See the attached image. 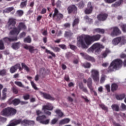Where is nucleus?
<instances>
[{
	"mask_svg": "<svg viewBox=\"0 0 126 126\" xmlns=\"http://www.w3.org/2000/svg\"><path fill=\"white\" fill-rule=\"evenodd\" d=\"M100 108L102 109V110H104V111H106V112H108V107H107L104 104H100L99 105Z\"/></svg>",
	"mask_w": 126,
	"mask_h": 126,
	"instance_id": "50",
	"label": "nucleus"
},
{
	"mask_svg": "<svg viewBox=\"0 0 126 126\" xmlns=\"http://www.w3.org/2000/svg\"><path fill=\"white\" fill-rule=\"evenodd\" d=\"M20 103V99L18 98H15L12 100L11 104H13L14 106H17Z\"/></svg>",
	"mask_w": 126,
	"mask_h": 126,
	"instance_id": "27",
	"label": "nucleus"
},
{
	"mask_svg": "<svg viewBox=\"0 0 126 126\" xmlns=\"http://www.w3.org/2000/svg\"><path fill=\"white\" fill-rule=\"evenodd\" d=\"M108 16V14L106 13H100L97 15V18L99 21H105L107 20Z\"/></svg>",
	"mask_w": 126,
	"mask_h": 126,
	"instance_id": "12",
	"label": "nucleus"
},
{
	"mask_svg": "<svg viewBox=\"0 0 126 126\" xmlns=\"http://www.w3.org/2000/svg\"><path fill=\"white\" fill-rule=\"evenodd\" d=\"M23 99L25 100H29L30 99V94H25L23 96Z\"/></svg>",
	"mask_w": 126,
	"mask_h": 126,
	"instance_id": "40",
	"label": "nucleus"
},
{
	"mask_svg": "<svg viewBox=\"0 0 126 126\" xmlns=\"http://www.w3.org/2000/svg\"><path fill=\"white\" fill-rule=\"evenodd\" d=\"M105 47L100 43H95L92 46L89 48L88 51L89 53H93L95 51V54H99V52H101V49H104Z\"/></svg>",
	"mask_w": 126,
	"mask_h": 126,
	"instance_id": "6",
	"label": "nucleus"
},
{
	"mask_svg": "<svg viewBox=\"0 0 126 126\" xmlns=\"http://www.w3.org/2000/svg\"><path fill=\"white\" fill-rule=\"evenodd\" d=\"M41 94L44 99H46V100H50L51 101H55V97L52 96L51 94L43 92H41Z\"/></svg>",
	"mask_w": 126,
	"mask_h": 126,
	"instance_id": "15",
	"label": "nucleus"
},
{
	"mask_svg": "<svg viewBox=\"0 0 126 126\" xmlns=\"http://www.w3.org/2000/svg\"><path fill=\"white\" fill-rule=\"evenodd\" d=\"M54 107L51 105H44L42 107V111L44 112V114H46V115H48V116H51V113L49 111H47L46 110H48V111H52L53 110Z\"/></svg>",
	"mask_w": 126,
	"mask_h": 126,
	"instance_id": "9",
	"label": "nucleus"
},
{
	"mask_svg": "<svg viewBox=\"0 0 126 126\" xmlns=\"http://www.w3.org/2000/svg\"><path fill=\"white\" fill-rule=\"evenodd\" d=\"M81 98H82V99H83L85 102H86V103H90V100L88 99V97L86 95L85 96L81 95Z\"/></svg>",
	"mask_w": 126,
	"mask_h": 126,
	"instance_id": "38",
	"label": "nucleus"
},
{
	"mask_svg": "<svg viewBox=\"0 0 126 126\" xmlns=\"http://www.w3.org/2000/svg\"><path fill=\"white\" fill-rule=\"evenodd\" d=\"M0 50H4V43L1 40H0Z\"/></svg>",
	"mask_w": 126,
	"mask_h": 126,
	"instance_id": "45",
	"label": "nucleus"
},
{
	"mask_svg": "<svg viewBox=\"0 0 126 126\" xmlns=\"http://www.w3.org/2000/svg\"><path fill=\"white\" fill-rule=\"evenodd\" d=\"M7 25L9 29H12L16 25V20L13 18H10L8 20Z\"/></svg>",
	"mask_w": 126,
	"mask_h": 126,
	"instance_id": "11",
	"label": "nucleus"
},
{
	"mask_svg": "<svg viewBox=\"0 0 126 126\" xmlns=\"http://www.w3.org/2000/svg\"><path fill=\"white\" fill-rule=\"evenodd\" d=\"M67 99L68 100V101H69V102H71L73 101V98H72V97L70 96H68V97L67 98Z\"/></svg>",
	"mask_w": 126,
	"mask_h": 126,
	"instance_id": "64",
	"label": "nucleus"
},
{
	"mask_svg": "<svg viewBox=\"0 0 126 126\" xmlns=\"http://www.w3.org/2000/svg\"><path fill=\"white\" fill-rule=\"evenodd\" d=\"M19 33H20V30H19V29L18 28V27H17V28L16 27H14L13 28V30L12 31H11L9 32L10 35H18V34H19Z\"/></svg>",
	"mask_w": 126,
	"mask_h": 126,
	"instance_id": "17",
	"label": "nucleus"
},
{
	"mask_svg": "<svg viewBox=\"0 0 126 126\" xmlns=\"http://www.w3.org/2000/svg\"><path fill=\"white\" fill-rule=\"evenodd\" d=\"M45 53H47V54H50V55H51V56H48V59H50L52 60L53 58H56V54L54 53L53 52H51V51L48 50V49H45Z\"/></svg>",
	"mask_w": 126,
	"mask_h": 126,
	"instance_id": "21",
	"label": "nucleus"
},
{
	"mask_svg": "<svg viewBox=\"0 0 126 126\" xmlns=\"http://www.w3.org/2000/svg\"><path fill=\"white\" fill-rule=\"evenodd\" d=\"M49 17L50 18H52V17L53 20H54V21L59 22V21H61L63 18V14L60 13L58 8H55L54 10V13H50Z\"/></svg>",
	"mask_w": 126,
	"mask_h": 126,
	"instance_id": "4",
	"label": "nucleus"
},
{
	"mask_svg": "<svg viewBox=\"0 0 126 126\" xmlns=\"http://www.w3.org/2000/svg\"><path fill=\"white\" fill-rule=\"evenodd\" d=\"M16 109L12 107H7L3 109L0 113L1 116L4 117H10L11 116H14L17 113Z\"/></svg>",
	"mask_w": 126,
	"mask_h": 126,
	"instance_id": "5",
	"label": "nucleus"
},
{
	"mask_svg": "<svg viewBox=\"0 0 126 126\" xmlns=\"http://www.w3.org/2000/svg\"><path fill=\"white\" fill-rule=\"evenodd\" d=\"M105 88L107 92H110L111 91V90H110V85H106L105 86Z\"/></svg>",
	"mask_w": 126,
	"mask_h": 126,
	"instance_id": "60",
	"label": "nucleus"
},
{
	"mask_svg": "<svg viewBox=\"0 0 126 126\" xmlns=\"http://www.w3.org/2000/svg\"><path fill=\"white\" fill-rule=\"evenodd\" d=\"M121 108L123 110H126V105L124 103H122Z\"/></svg>",
	"mask_w": 126,
	"mask_h": 126,
	"instance_id": "63",
	"label": "nucleus"
},
{
	"mask_svg": "<svg viewBox=\"0 0 126 126\" xmlns=\"http://www.w3.org/2000/svg\"><path fill=\"white\" fill-rule=\"evenodd\" d=\"M110 53H111V51H110V50L108 49H106L105 51H104L102 54V58H106V57H107V56H108Z\"/></svg>",
	"mask_w": 126,
	"mask_h": 126,
	"instance_id": "28",
	"label": "nucleus"
},
{
	"mask_svg": "<svg viewBox=\"0 0 126 126\" xmlns=\"http://www.w3.org/2000/svg\"><path fill=\"white\" fill-rule=\"evenodd\" d=\"M11 47L13 50H18L20 48V42L14 43L12 44Z\"/></svg>",
	"mask_w": 126,
	"mask_h": 126,
	"instance_id": "22",
	"label": "nucleus"
},
{
	"mask_svg": "<svg viewBox=\"0 0 126 126\" xmlns=\"http://www.w3.org/2000/svg\"><path fill=\"white\" fill-rule=\"evenodd\" d=\"M51 49L54 51V52H56V53H58L61 51V48L58 47H53L50 46Z\"/></svg>",
	"mask_w": 126,
	"mask_h": 126,
	"instance_id": "34",
	"label": "nucleus"
},
{
	"mask_svg": "<svg viewBox=\"0 0 126 126\" xmlns=\"http://www.w3.org/2000/svg\"><path fill=\"white\" fill-rule=\"evenodd\" d=\"M35 124V122L33 121H29L28 123V126H33V125Z\"/></svg>",
	"mask_w": 126,
	"mask_h": 126,
	"instance_id": "57",
	"label": "nucleus"
},
{
	"mask_svg": "<svg viewBox=\"0 0 126 126\" xmlns=\"http://www.w3.org/2000/svg\"><path fill=\"white\" fill-rule=\"evenodd\" d=\"M31 85L34 89V90H38V88H37V86H36L35 83H34L33 82H31Z\"/></svg>",
	"mask_w": 126,
	"mask_h": 126,
	"instance_id": "54",
	"label": "nucleus"
},
{
	"mask_svg": "<svg viewBox=\"0 0 126 126\" xmlns=\"http://www.w3.org/2000/svg\"><path fill=\"white\" fill-rule=\"evenodd\" d=\"M6 74V70L3 69L0 70V75L3 76Z\"/></svg>",
	"mask_w": 126,
	"mask_h": 126,
	"instance_id": "44",
	"label": "nucleus"
},
{
	"mask_svg": "<svg viewBox=\"0 0 126 126\" xmlns=\"http://www.w3.org/2000/svg\"><path fill=\"white\" fill-rule=\"evenodd\" d=\"M72 35H73V33H72V32H71L70 31L65 32L64 33L65 37H71Z\"/></svg>",
	"mask_w": 126,
	"mask_h": 126,
	"instance_id": "37",
	"label": "nucleus"
},
{
	"mask_svg": "<svg viewBox=\"0 0 126 126\" xmlns=\"http://www.w3.org/2000/svg\"><path fill=\"white\" fill-rule=\"evenodd\" d=\"M23 13H24L23 11H22L21 10H19L17 11V14L19 16H22V15H23Z\"/></svg>",
	"mask_w": 126,
	"mask_h": 126,
	"instance_id": "53",
	"label": "nucleus"
},
{
	"mask_svg": "<svg viewBox=\"0 0 126 126\" xmlns=\"http://www.w3.org/2000/svg\"><path fill=\"white\" fill-rule=\"evenodd\" d=\"M124 0H119L118 1L116 2L114 4V6L115 7H117V6H120V4H122V3L123 2Z\"/></svg>",
	"mask_w": 126,
	"mask_h": 126,
	"instance_id": "39",
	"label": "nucleus"
},
{
	"mask_svg": "<svg viewBox=\"0 0 126 126\" xmlns=\"http://www.w3.org/2000/svg\"><path fill=\"white\" fill-rule=\"evenodd\" d=\"M68 14L74 13L76 14L77 13V7L74 4L70 5L67 8Z\"/></svg>",
	"mask_w": 126,
	"mask_h": 126,
	"instance_id": "10",
	"label": "nucleus"
},
{
	"mask_svg": "<svg viewBox=\"0 0 126 126\" xmlns=\"http://www.w3.org/2000/svg\"><path fill=\"white\" fill-rule=\"evenodd\" d=\"M29 120L25 119L22 121V119H14L11 121L6 126H16L18 125H23V126H28V122Z\"/></svg>",
	"mask_w": 126,
	"mask_h": 126,
	"instance_id": "7",
	"label": "nucleus"
},
{
	"mask_svg": "<svg viewBox=\"0 0 126 126\" xmlns=\"http://www.w3.org/2000/svg\"><path fill=\"white\" fill-rule=\"evenodd\" d=\"M121 29L125 33H126V24H123L121 26Z\"/></svg>",
	"mask_w": 126,
	"mask_h": 126,
	"instance_id": "51",
	"label": "nucleus"
},
{
	"mask_svg": "<svg viewBox=\"0 0 126 126\" xmlns=\"http://www.w3.org/2000/svg\"><path fill=\"white\" fill-rule=\"evenodd\" d=\"M118 88H119V86L118 84L116 83H113L111 85V91L112 92H115V91H117L118 90Z\"/></svg>",
	"mask_w": 126,
	"mask_h": 126,
	"instance_id": "26",
	"label": "nucleus"
},
{
	"mask_svg": "<svg viewBox=\"0 0 126 126\" xmlns=\"http://www.w3.org/2000/svg\"><path fill=\"white\" fill-rule=\"evenodd\" d=\"M15 84H16V85H17V86H19V87H24V86H23V84H22V83L21 82L15 81Z\"/></svg>",
	"mask_w": 126,
	"mask_h": 126,
	"instance_id": "46",
	"label": "nucleus"
},
{
	"mask_svg": "<svg viewBox=\"0 0 126 126\" xmlns=\"http://www.w3.org/2000/svg\"><path fill=\"white\" fill-rule=\"evenodd\" d=\"M116 98L117 100H123L124 98H126V94H123L120 95H116Z\"/></svg>",
	"mask_w": 126,
	"mask_h": 126,
	"instance_id": "29",
	"label": "nucleus"
},
{
	"mask_svg": "<svg viewBox=\"0 0 126 126\" xmlns=\"http://www.w3.org/2000/svg\"><path fill=\"white\" fill-rule=\"evenodd\" d=\"M111 108H112V110H113V111H116V112H119V105H118L117 104H113L111 106Z\"/></svg>",
	"mask_w": 126,
	"mask_h": 126,
	"instance_id": "31",
	"label": "nucleus"
},
{
	"mask_svg": "<svg viewBox=\"0 0 126 126\" xmlns=\"http://www.w3.org/2000/svg\"><path fill=\"white\" fill-rule=\"evenodd\" d=\"M25 36H26V32H22L20 34L19 37L20 38H24V37H25Z\"/></svg>",
	"mask_w": 126,
	"mask_h": 126,
	"instance_id": "56",
	"label": "nucleus"
},
{
	"mask_svg": "<svg viewBox=\"0 0 126 126\" xmlns=\"http://www.w3.org/2000/svg\"><path fill=\"white\" fill-rule=\"evenodd\" d=\"M58 121H59V120L57 118L53 119L52 120H51L50 125H56V123H58Z\"/></svg>",
	"mask_w": 126,
	"mask_h": 126,
	"instance_id": "48",
	"label": "nucleus"
},
{
	"mask_svg": "<svg viewBox=\"0 0 126 126\" xmlns=\"http://www.w3.org/2000/svg\"><path fill=\"white\" fill-rule=\"evenodd\" d=\"M81 56L85 59V60H87V61H90L91 62H93L94 63L95 62V59L89 55L86 54V53H80Z\"/></svg>",
	"mask_w": 126,
	"mask_h": 126,
	"instance_id": "14",
	"label": "nucleus"
},
{
	"mask_svg": "<svg viewBox=\"0 0 126 126\" xmlns=\"http://www.w3.org/2000/svg\"><path fill=\"white\" fill-rule=\"evenodd\" d=\"M36 114L37 116L36 119L37 122H40L42 125H49L50 124V119L46 120L47 116L43 115V112L42 111L37 110L36 111Z\"/></svg>",
	"mask_w": 126,
	"mask_h": 126,
	"instance_id": "3",
	"label": "nucleus"
},
{
	"mask_svg": "<svg viewBox=\"0 0 126 126\" xmlns=\"http://www.w3.org/2000/svg\"><path fill=\"white\" fill-rule=\"evenodd\" d=\"M18 28H19V30L21 31L22 29L23 30H25L26 29V26L25 25V24L24 23L21 22L19 24V25L18 26Z\"/></svg>",
	"mask_w": 126,
	"mask_h": 126,
	"instance_id": "24",
	"label": "nucleus"
},
{
	"mask_svg": "<svg viewBox=\"0 0 126 126\" xmlns=\"http://www.w3.org/2000/svg\"><path fill=\"white\" fill-rule=\"evenodd\" d=\"M91 72L92 73V77L93 80L95 82L99 81V71L96 69H92Z\"/></svg>",
	"mask_w": 126,
	"mask_h": 126,
	"instance_id": "8",
	"label": "nucleus"
},
{
	"mask_svg": "<svg viewBox=\"0 0 126 126\" xmlns=\"http://www.w3.org/2000/svg\"><path fill=\"white\" fill-rule=\"evenodd\" d=\"M87 85L90 90H93V87H92V79L91 78H88Z\"/></svg>",
	"mask_w": 126,
	"mask_h": 126,
	"instance_id": "25",
	"label": "nucleus"
},
{
	"mask_svg": "<svg viewBox=\"0 0 126 126\" xmlns=\"http://www.w3.org/2000/svg\"><path fill=\"white\" fill-rule=\"evenodd\" d=\"M121 41H122V37H118L116 38H114L112 40V43L113 44V45L116 46L117 45H119V43H120V42H121Z\"/></svg>",
	"mask_w": 126,
	"mask_h": 126,
	"instance_id": "20",
	"label": "nucleus"
},
{
	"mask_svg": "<svg viewBox=\"0 0 126 126\" xmlns=\"http://www.w3.org/2000/svg\"><path fill=\"white\" fill-rule=\"evenodd\" d=\"M102 35L99 34L90 36L89 35H85L83 37L80 36L78 37L77 41V46L81 47L82 49L88 48V46H90L94 42H97L101 39Z\"/></svg>",
	"mask_w": 126,
	"mask_h": 126,
	"instance_id": "1",
	"label": "nucleus"
},
{
	"mask_svg": "<svg viewBox=\"0 0 126 126\" xmlns=\"http://www.w3.org/2000/svg\"><path fill=\"white\" fill-rule=\"evenodd\" d=\"M79 23V18H76L75 19L72 23V27H74V26L77 25Z\"/></svg>",
	"mask_w": 126,
	"mask_h": 126,
	"instance_id": "36",
	"label": "nucleus"
},
{
	"mask_svg": "<svg viewBox=\"0 0 126 126\" xmlns=\"http://www.w3.org/2000/svg\"><path fill=\"white\" fill-rule=\"evenodd\" d=\"M13 10V7H8L6 8L5 10L4 11L6 13H9V12H10L11 11H12Z\"/></svg>",
	"mask_w": 126,
	"mask_h": 126,
	"instance_id": "43",
	"label": "nucleus"
},
{
	"mask_svg": "<svg viewBox=\"0 0 126 126\" xmlns=\"http://www.w3.org/2000/svg\"><path fill=\"white\" fill-rule=\"evenodd\" d=\"M64 27H65V28H69L70 27V24L69 23H65L63 25Z\"/></svg>",
	"mask_w": 126,
	"mask_h": 126,
	"instance_id": "59",
	"label": "nucleus"
},
{
	"mask_svg": "<svg viewBox=\"0 0 126 126\" xmlns=\"http://www.w3.org/2000/svg\"><path fill=\"white\" fill-rule=\"evenodd\" d=\"M24 43H31V37L30 36H28L27 37H26L24 40Z\"/></svg>",
	"mask_w": 126,
	"mask_h": 126,
	"instance_id": "35",
	"label": "nucleus"
},
{
	"mask_svg": "<svg viewBox=\"0 0 126 126\" xmlns=\"http://www.w3.org/2000/svg\"><path fill=\"white\" fill-rule=\"evenodd\" d=\"M93 11V6L91 4V2H89L88 3V7L85 10L86 14H90Z\"/></svg>",
	"mask_w": 126,
	"mask_h": 126,
	"instance_id": "16",
	"label": "nucleus"
},
{
	"mask_svg": "<svg viewBox=\"0 0 126 126\" xmlns=\"http://www.w3.org/2000/svg\"><path fill=\"white\" fill-rule=\"evenodd\" d=\"M70 49L71 50H72L73 51H75V50H76L77 49V47H76V46L73 45L72 44H69Z\"/></svg>",
	"mask_w": 126,
	"mask_h": 126,
	"instance_id": "52",
	"label": "nucleus"
},
{
	"mask_svg": "<svg viewBox=\"0 0 126 126\" xmlns=\"http://www.w3.org/2000/svg\"><path fill=\"white\" fill-rule=\"evenodd\" d=\"M6 118L0 116V122H6Z\"/></svg>",
	"mask_w": 126,
	"mask_h": 126,
	"instance_id": "58",
	"label": "nucleus"
},
{
	"mask_svg": "<svg viewBox=\"0 0 126 126\" xmlns=\"http://www.w3.org/2000/svg\"><path fill=\"white\" fill-rule=\"evenodd\" d=\"M21 64L23 68H24L25 70H26V71H28V72L30 71V69L25 63H22Z\"/></svg>",
	"mask_w": 126,
	"mask_h": 126,
	"instance_id": "32",
	"label": "nucleus"
},
{
	"mask_svg": "<svg viewBox=\"0 0 126 126\" xmlns=\"http://www.w3.org/2000/svg\"><path fill=\"white\" fill-rule=\"evenodd\" d=\"M5 42H14L17 41V36H12L11 37H5L3 38Z\"/></svg>",
	"mask_w": 126,
	"mask_h": 126,
	"instance_id": "18",
	"label": "nucleus"
},
{
	"mask_svg": "<svg viewBox=\"0 0 126 126\" xmlns=\"http://www.w3.org/2000/svg\"><path fill=\"white\" fill-rule=\"evenodd\" d=\"M55 113L58 115V117L59 118H63V113L61 111L60 109H57L55 111Z\"/></svg>",
	"mask_w": 126,
	"mask_h": 126,
	"instance_id": "30",
	"label": "nucleus"
},
{
	"mask_svg": "<svg viewBox=\"0 0 126 126\" xmlns=\"http://www.w3.org/2000/svg\"><path fill=\"white\" fill-rule=\"evenodd\" d=\"M83 66H84L85 68H89L91 66V64L89 63H87L83 64Z\"/></svg>",
	"mask_w": 126,
	"mask_h": 126,
	"instance_id": "49",
	"label": "nucleus"
},
{
	"mask_svg": "<svg viewBox=\"0 0 126 126\" xmlns=\"http://www.w3.org/2000/svg\"><path fill=\"white\" fill-rule=\"evenodd\" d=\"M28 2V0H26L25 1H24L23 2H21V4L20 5V6L21 8H23V7H25L26 5H27V2Z\"/></svg>",
	"mask_w": 126,
	"mask_h": 126,
	"instance_id": "33",
	"label": "nucleus"
},
{
	"mask_svg": "<svg viewBox=\"0 0 126 126\" xmlns=\"http://www.w3.org/2000/svg\"><path fill=\"white\" fill-rule=\"evenodd\" d=\"M47 12V9L46 8H43L41 12V14H45Z\"/></svg>",
	"mask_w": 126,
	"mask_h": 126,
	"instance_id": "61",
	"label": "nucleus"
},
{
	"mask_svg": "<svg viewBox=\"0 0 126 126\" xmlns=\"http://www.w3.org/2000/svg\"><path fill=\"white\" fill-rule=\"evenodd\" d=\"M69 122H70V119H69V118H65L60 121L59 125H65L68 124Z\"/></svg>",
	"mask_w": 126,
	"mask_h": 126,
	"instance_id": "23",
	"label": "nucleus"
},
{
	"mask_svg": "<svg viewBox=\"0 0 126 126\" xmlns=\"http://www.w3.org/2000/svg\"><path fill=\"white\" fill-rule=\"evenodd\" d=\"M64 79L66 80V81H69V77L68 76V75H65L64 76Z\"/></svg>",
	"mask_w": 126,
	"mask_h": 126,
	"instance_id": "62",
	"label": "nucleus"
},
{
	"mask_svg": "<svg viewBox=\"0 0 126 126\" xmlns=\"http://www.w3.org/2000/svg\"><path fill=\"white\" fill-rule=\"evenodd\" d=\"M29 52L31 53V54L33 53L34 51H38V49H34V47L32 46H30V48H29Z\"/></svg>",
	"mask_w": 126,
	"mask_h": 126,
	"instance_id": "41",
	"label": "nucleus"
},
{
	"mask_svg": "<svg viewBox=\"0 0 126 126\" xmlns=\"http://www.w3.org/2000/svg\"><path fill=\"white\" fill-rule=\"evenodd\" d=\"M78 5L79 8L81 9L84 7L85 4H84V2H83V1H81L78 3Z\"/></svg>",
	"mask_w": 126,
	"mask_h": 126,
	"instance_id": "42",
	"label": "nucleus"
},
{
	"mask_svg": "<svg viewBox=\"0 0 126 126\" xmlns=\"http://www.w3.org/2000/svg\"><path fill=\"white\" fill-rule=\"evenodd\" d=\"M122 64L123 61H122V60L117 59L113 60L108 67V72H112V71H114L115 69H119V68L122 67Z\"/></svg>",
	"mask_w": 126,
	"mask_h": 126,
	"instance_id": "2",
	"label": "nucleus"
},
{
	"mask_svg": "<svg viewBox=\"0 0 126 126\" xmlns=\"http://www.w3.org/2000/svg\"><path fill=\"white\" fill-rule=\"evenodd\" d=\"M111 30H113L111 33V36H118L122 33L121 30H120V29H119L118 27H114L111 28Z\"/></svg>",
	"mask_w": 126,
	"mask_h": 126,
	"instance_id": "13",
	"label": "nucleus"
},
{
	"mask_svg": "<svg viewBox=\"0 0 126 126\" xmlns=\"http://www.w3.org/2000/svg\"><path fill=\"white\" fill-rule=\"evenodd\" d=\"M59 47L63 49V50H66V46L64 44H59Z\"/></svg>",
	"mask_w": 126,
	"mask_h": 126,
	"instance_id": "55",
	"label": "nucleus"
},
{
	"mask_svg": "<svg viewBox=\"0 0 126 126\" xmlns=\"http://www.w3.org/2000/svg\"><path fill=\"white\" fill-rule=\"evenodd\" d=\"M19 66V64H15L14 66H12L10 68V73H14L17 71V67Z\"/></svg>",
	"mask_w": 126,
	"mask_h": 126,
	"instance_id": "19",
	"label": "nucleus"
},
{
	"mask_svg": "<svg viewBox=\"0 0 126 126\" xmlns=\"http://www.w3.org/2000/svg\"><path fill=\"white\" fill-rule=\"evenodd\" d=\"M12 90L14 94H18V89H17V88H16V87H13L12 88Z\"/></svg>",
	"mask_w": 126,
	"mask_h": 126,
	"instance_id": "47",
	"label": "nucleus"
}]
</instances>
